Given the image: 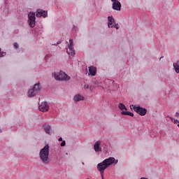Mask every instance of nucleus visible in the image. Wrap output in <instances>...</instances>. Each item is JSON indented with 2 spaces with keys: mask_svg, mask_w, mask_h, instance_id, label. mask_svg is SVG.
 Wrapping results in <instances>:
<instances>
[{
  "mask_svg": "<svg viewBox=\"0 0 179 179\" xmlns=\"http://www.w3.org/2000/svg\"><path fill=\"white\" fill-rule=\"evenodd\" d=\"M114 162L115 158H105L104 161H102L101 164H98V171H100L102 179L104 178V172L106 171V168H108V165H111L112 163H114Z\"/></svg>",
  "mask_w": 179,
  "mask_h": 179,
  "instance_id": "obj_1",
  "label": "nucleus"
},
{
  "mask_svg": "<svg viewBox=\"0 0 179 179\" xmlns=\"http://www.w3.org/2000/svg\"><path fill=\"white\" fill-rule=\"evenodd\" d=\"M50 145H45L44 148H41V150H40L39 157L42 161V163H45V164H48L50 163Z\"/></svg>",
  "mask_w": 179,
  "mask_h": 179,
  "instance_id": "obj_2",
  "label": "nucleus"
},
{
  "mask_svg": "<svg viewBox=\"0 0 179 179\" xmlns=\"http://www.w3.org/2000/svg\"><path fill=\"white\" fill-rule=\"evenodd\" d=\"M54 77L55 80H70L69 75H66V73H54Z\"/></svg>",
  "mask_w": 179,
  "mask_h": 179,
  "instance_id": "obj_3",
  "label": "nucleus"
},
{
  "mask_svg": "<svg viewBox=\"0 0 179 179\" xmlns=\"http://www.w3.org/2000/svg\"><path fill=\"white\" fill-rule=\"evenodd\" d=\"M131 108H134V110H136V113H140L141 116H145V113H147V109H143V106H135L134 103H132Z\"/></svg>",
  "mask_w": 179,
  "mask_h": 179,
  "instance_id": "obj_4",
  "label": "nucleus"
},
{
  "mask_svg": "<svg viewBox=\"0 0 179 179\" xmlns=\"http://www.w3.org/2000/svg\"><path fill=\"white\" fill-rule=\"evenodd\" d=\"M40 89H41L40 83H36L34 88H31L29 91H28V95H29V96H33V95H36V92H38V90H40Z\"/></svg>",
  "mask_w": 179,
  "mask_h": 179,
  "instance_id": "obj_5",
  "label": "nucleus"
},
{
  "mask_svg": "<svg viewBox=\"0 0 179 179\" xmlns=\"http://www.w3.org/2000/svg\"><path fill=\"white\" fill-rule=\"evenodd\" d=\"M108 27H116V29H118L119 25L118 23H115V17H113V15H108Z\"/></svg>",
  "mask_w": 179,
  "mask_h": 179,
  "instance_id": "obj_6",
  "label": "nucleus"
},
{
  "mask_svg": "<svg viewBox=\"0 0 179 179\" xmlns=\"http://www.w3.org/2000/svg\"><path fill=\"white\" fill-rule=\"evenodd\" d=\"M67 54H71V56H75L76 52L75 49L73 48V38H70V43L69 44V46L66 49Z\"/></svg>",
  "mask_w": 179,
  "mask_h": 179,
  "instance_id": "obj_7",
  "label": "nucleus"
},
{
  "mask_svg": "<svg viewBox=\"0 0 179 179\" xmlns=\"http://www.w3.org/2000/svg\"><path fill=\"white\" fill-rule=\"evenodd\" d=\"M28 17L29 25H31V27H34L36 25V13H29Z\"/></svg>",
  "mask_w": 179,
  "mask_h": 179,
  "instance_id": "obj_8",
  "label": "nucleus"
},
{
  "mask_svg": "<svg viewBox=\"0 0 179 179\" xmlns=\"http://www.w3.org/2000/svg\"><path fill=\"white\" fill-rule=\"evenodd\" d=\"M119 108L121 109L122 113H125V115H128V116H134L132 111H127L125 103H119Z\"/></svg>",
  "mask_w": 179,
  "mask_h": 179,
  "instance_id": "obj_9",
  "label": "nucleus"
},
{
  "mask_svg": "<svg viewBox=\"0 0 179 179\" xmlns=\"http://www.w3.org/2000/svg\"><path fill=\"white\" fill-rule=\"evenodd\" d=\"M48 15L47 10H37L36 17H47Z\"/></svg>",
  "mask_w": 179,
  "mask_h": 179,
  "instance_id": "obj_10",
  "label": "nucleus"
},
{
  "mask_svg": "<svg viewBox=\"0 0 179 179\" xmlns=\"http://www.w3.org/2000/svg\"><path fill=\"white\" fill-rule=\"evenodd\" d=\"M50 106H48V103L47 101H43L42 103H39V110H48Z\"/></svg>",
  "mask_w": 179,
  "mask_h": 179,
  "instance_id": "obj_11",
  "label": "nucleus"
},
{
  "mask_svg": "<svg viewBox=\"0 0 179 179\" xmlns=\"http://www.w3.org/2000/svg\"><path fill=\"white\" fill-rule=\"evenodd\" d=\"M113 9H121V2L119 0H112Z\"/></svg>",
  "mask_w": 179,
  "mask_h": 179,
  "instance_id": "obj_12",
  "label": "nucleus"
},
{
  "mask_svg": "<svg viewBox=\"0 0 179 179\" xmlns=\"http://www.w3.org/2000/svg\"><path fill=\"white\" fill-rule=\"evenodd\" d=\"M100 145H101L100 140H97L96 143H95V145H94L96 152H99V151L101 150V148H100Z\"/></svg>",
  "mask_w": 179,
  "mask_h": 179,
  "instance_id": "obj_13",
  "label": "nucleus"
},
{
  "mask_svg": "<svg viewBox=\"0 0 179 179\" xmlns=\"http://www.w3.org/2000/svg\"><path fill=\"white\" fill-rule=\"evenodd\" d=\"M89 74H92V76L96 74V67H94V66H90V67H89Z\"/></svg>",
  "mask_w": 179,
  "mask_h": 179,
  "instance_id": "obj_14",
  "label": "nucleus"
},
{
  "mask_svg": "<svg viewBox=\"0 0 179 179\" xmlns=\"http://www.w3.org/2000/svg\"><path fill=\"white\" fill-rule=\"evenodd\" d=\"M84 96H81L80 93H76V96H74V100H84Z\"/></svg>",
  "mask_w": 179,
  "mask_h": 179,
  "instance_id": "obj_15",
  "label": "nucleus"
},
{
  "mask_svg": "<svg viewBox=\"0 0 179 179\" xmlns=\"http://www.w3.org/2000/svg\"><path fill=\"white\" fill-rule=\"evenodd\" d=\"M173 66L176 72H179V59H178L177 62H173Z\"/></svg>",
  "mask_w": 179,
  "mask_h": 179,
  "instance_id": "obj_16",
  "label": "nucleus"
},
{
  "mask_svg": "<svg viewBox=\"0 0 179 179\" xmlns=\"http://www.w3.org/2000/svg\"><path fill=\"white\" fill-rule=\"evenodd\" d=\"M44 129H45V131H47V133L50 134V131L51 129L50 124H44Z\"/></svg>",
  "mask_w": 179,
  "mask_h": 179,
  "instance_id": "obj_17",
  "label": "nucleus"
},
{
  "mask_svg": "<svg viewBox=\"0 0 179 179\" xmlns=\"http://www.w3.org/2000/svg\"><path fill=\"white\" fill-rule=\"evenodd\" d=\"M64 145H66V140H63V138H62L61 145H62V147H64Z\"/></svg>",
  "mask_w": 179,
  "mask_h": 179,
  "instance_id": "obj_18",
  "label": "nucleus"
},
{
  "mask_svg": "<svg viewBox=\"0 0 179 179\" xmlns=\"http://www.w3.org/2000/svg\"><path fill=\"white\" fill-rule=\"evenodd\" d=\"M174 123L178 124V127H179V119H174Z\"/></svg>",
  "mask_w": 179,
  "mask_h": 179,
  "instance_id": "obj_19",
  "label": "nucleus"
},
{
  "mask_svg": "<svg viewBox=\"0 0 179 179\" xmlns=\"http://www.w3.org/2000/svg\"><path fill=\"white\" fill-rule=\"evenodd\" d=\"M6 52H2L1 49H0V56H5Z\"/></svg>",
  "mask_w": 179,
  "mask_h": 179,
  "instance_id": "obj_20",
  "label": "nucleus"
},
{
  "mask_svg": "<svg viewBox=\"0 0 179 179\" xmlns=\"http://www.w3.org/2000/svg\"><path fill=\"white\" fill-rule=\"evenodd\" d=\"M59 141L61 142V145H62V137H59Z\"/></svg>",
  "mask_w": 179,
  "mask_h": 179,
  "instance_id": "obj_21",
  "label": "nucleus"
},
{
  "mask_svg": "<svg viewBox=\"0 0 179 179\" xmlns=\"http://www.w3.org/2000/svg\"><path fill=\"white\" fill-rule=\"evenodd\" d=\"M14 45H15V48H18V45H19L17 44V43H15Z\"/></svg>",
  "mask_w": 179,
  "mask_h": 179,
  "instance_id": "obj_22",
  "label": "nucleus"
},
{
  "mask_svg": "<svg viewBox=\"0 0 179 179\" xmlns=\"http://www.w3.org/2000/svg\"><path fill=\"white\" fill-rule=\"evenodd\" d=\"M84 87H89V85L87 84L86 85H84Z\"/></svg>",
  "mask_w": 179,
  "mask_h": 179,
  "instance_id": "obj_23",
  "label": "nucleus"
},
{
  "mask_svg": "<svg viewBox=\"0 0 179 179\" xmlns=\"http://www.w3.org/2000/svg\"><path fill=\"white\" fill-rule=\"evenodd\" d=\"M141 179H146V178H145V176H141Z\"/></svg>",
  "mask_w": 179,
  "mask_h": 179,
  "instance_id": "obj_24",
  "label": "nucleus"
},
{
  "mask_svg": "<svg viewBox=\"0 0 179 179\" xmlns=\"http://www.w3.org/2000/svg\"><path fill=\"white\" fill-rule=\"evenodd\" d=\"M171 120L173 121V117H170Z\"/></svg>",
  "mask_w": 179,
  "mask_h": 179,
  "instance_id": "obj_25",
  "label": "nucleus"
},
{
  "mask_svg": "<svg viewBox=\"0 0 179 179\" xmlns=\"http://www.w3.org/2000/svg\"><path fill=\"white\" fill-rule=\"evenodd\" d=\"M59 41H58V45H59Z\"/></svg>",
  "mask_w": 179,
  "mask_h": 179,
  "instance_id": "obj_26",
  "label": "nucleus"
}]
</instances>
